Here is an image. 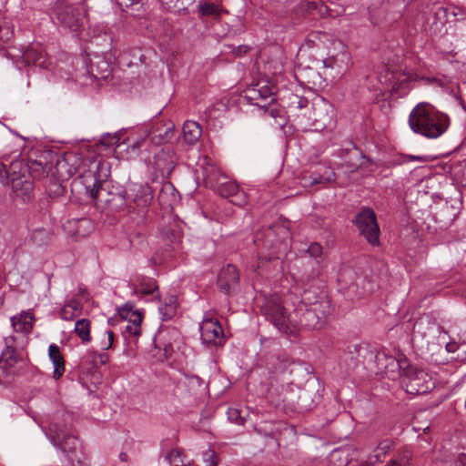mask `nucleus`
Wrapping results in <instances>:
<instances>
[{
  "mask_svg": "<svg viewBox=\"0 0 466 466\" xmlns=\"http://www.w3.org/2000/svg\"><path fill=\"white\" fill-rule=\"evenodd\" d=\"M307 251L310 257L319 258L322 254V247L320 244L314 242L309 246Z\"/></svg>",
  "mask_w": 466,
  "mask_h": 466,
  "instance_id": "052dcab7",
  "label": "nucleus"
},
{
  "mask_svg": "<svg viewBox=\"0 0 466 466\" xmlns=\"http://www.w3.org/2000/svg\"><path fill=\"white\" fill-rule=\"evenodd\" d=\"M46 192L50 198H59L63 197L66 192V187L57 178L51 177H47L45 184Z\"/></svg>",
  "mask_w": 466,
  "mask_h": 466,
  "instance_id": "f704fd0d",
  "label": "nucleus"
},
{
  "mask_svg": "<svg viewBox=\"0 0 466 466\" xmlns=\"http://www.w3.org/2000/svg\"><path fill=\"white\" fill-rule=\"evenodd\" d=\"M119 140L120 137L117 135V133L110 134L106 133L103 134L99 139V143L105 147H113V146H119Z\"/></svg>",
  "mask_w": 466,
  "mask_h": 466,
  "instance_id": "09e8293b",
  "label": "nucleus"
},
{
  "mask_svg": "<svg viewBox=\"0 0 466 466\" xmlns=\"http://www.w3.org/2000/svg\"><path fill=\"white\" fill-rule=\"evenodd\" d=\"M34 319L32 314L24 312L17 319L16 317L11 318V322L14 329L19 332H27L31 327V322Z\"/></svg>",
  "mask_w": 466,
  "mask_h": 466,
  "instance_id": "ea45409f",
  "label": "nucleus"
},
{
  "mask_svg": "<svg viewBox=\"0 0 466 466\" xmlns=\"http://www.w3.org/2000/svg\"><path fill=\"white\" fill-rule=\"evenodd\" d=\"M402 387L408 394L420 395L435 388V380L424 370L411 365L408 359L400 370Z\"/></svg>",
  "mask_w": 466,
  "mask_h": 466,
  "instance_id": "7ed1b4c3",
  "label": "nucleus"
},
{
  "mask_svg": "<svg viewBox=\"0 0 466 466\" xmlns=\"http://www.w3.org/2000/svg\"><path fill=\"white\" fill-rule=\"evenodd\" d=\"M176 312L177 306L173 304H165L159 308V313L163 321L171 319L176 315Z\"/></svg>",
  "mask_w": 466,
  "mask_h": 466,
  "instance_id": "3c124183",
  "label": "nucleus"
},
{
  "mask_svg": "<svg viewBox=\"0 0 466 466\" xmlns=\"http://www.w3.org/2000/svg\"><path fill=\"white\" fill-rule=\"evenodd\" d=\"M351 352L357 354V360L353 362V367L362 365L364 369L373 370L374 359L376 358L377 349L370 345H353Z\"/></svg>",
  "mask_w": 466,
  "mask_h": 466,
  "instance_id": "5701e85b",
  "label": "nucleus"
},
{
  "mask_svg": "<svg viewBox=\"0 0 466 466\" xmlns=\"http://www.w3.org/2000/svg\"><path fill=\"white\" fill-rule=\"evenodd\" d=\"M91 322L87 319H78L75 324L74 331L80 338L83 343L91 341Z\"/></svg>",
  "mask_w": 466,
  "mask_h": 466,
  "instance_id": "c9c22d12",
  "label": "nucleus"
},
{
  "mask_svg": "<svg viewBox=\"0 0 466 466\" xmlns=\"http://www.w3.org/2000/svg\"><path fill=\"white\" fill-rule=\"evenodd\" d=\"M53 14L61 26L73 33H77L84 25V12L79 7L67 4L66 0L56 1Z\"/></svg>",
  "mask_w": 466,
  "mask_h": 466,
  "instance_id": "0eeeda50",
  "label": "nucleus"
},
{
  "mask_svg": "<svg viewBox=\"0 0 466 466\" xmlns=\"http://www.w3.org/2000/svg\"><path fill=\"white\" fill-rule=\"evenodd\" d=\"M456 15L454 8L437 7L427 15V35L435 38L444 35L446 33V24L450 22V16Z\"/></svg>",
  "mask_w": 466,
  "mask_h": 466,
  "instance_id": "ddd939ff",
  "label": "nucleus"
},
{
  "mask_svg": "<svg viewBox=\"0 0 466 466\" xmlns=\"http://www.w3.org/2000/svg\"><path fill=\"white\" fill-rule=\"evenodd\" d=\"M44 236H47V231L41 228V229H35L33 234H32V239L35 241V242H38L39 240L42 239V237Z\"/></svg>",
  "mask_w": 466,
  "mask_h": 466,
  "instance_id": "338daca9",
  "label": "nucleus"
},
{
  "mask_svg": "<svg viewBox=\"0 0 466 466\" xmlns=\"http://www.w3.org/2000/svg\"><path fill=\"white\" fill-rule=\"evenodd\" d=\"M198 7L200 16H211L214 19H219L223 12L222 7L211 2H200Z\"/></svg>",
  "mask_w": 466,
  "mask_h": 466,
  "instance_id": "4c0bfd02",
  "label": "nucleus"
},
{
  "mask_svg": "<svg viewBox=\"0 0 466 466\" xmlns=\"http://www.w3.org/2000/svg\"><path fill=\"white\" fill-rule=\"evenodd\" d=\"M353 224L358 228L360 234L364 237L369 244L380 245V227L377 222V216L370 208L363 207L356 214Z\"/></svg>",
  "mask_w": 466,
  "mask_h": 466,
  "instance_id": "6e6552de",
  "label": "nucleus"
},
{
  "mask_svg": "<svg viewBox=\"0 0 466 466\" xmlns=\"http://www.w3.org/2000/svg\"><path fill=\"white\" fill-rule=\"evenodd\" d=\"M137 281L139 285V292L143 295H153L158 289L154 279L142 276L138 277Z\"/></svg>",
  "mask_w": 466,
  "mask_h": 466,
  "instance_id": "79ce46f5",
  "label": "nucleus"
},
{
  "mask_svg": "<svg viewBox=\"0 0 466 466\" xmlns=\"http://www.w3.org/2000/svg\"><path fill=\"white\" fill-rule=\"evenodd\" d=\"M392 444L393 442L390 440L380 441L373 451V453L368 457V461L365 464H375L378 461H382L386 454L392 448Z\"/></svg>",
  "mask_w": 466,
  "mask_h": 466,
  "instance_id": "72a5a7b5",
  "label": "nucleus"
},
{
  "mask_svg": "<svg viewBox=\"0 0 466 466\" xmlns=\"http://www.w3.org/2000/svg\"><path fill=\"white\" fill-rule=\"evenodd\" d=\"M253 241L259 250V259L267 261L279 258V255L285 253L288 248V243L285 240L276 238L275 229L272 227L257 232Z\"/></svg>",
  "mask_w": 466,
  "mask_h": 466,
  "instance_id": "39448f33",
  "label": "nucleus"
},
{
  "mask_svg": "<svg viewBox=\"0 0 466 466\" xmlns=\"http://www.w3.org/2000/svg\"><path fill=\"white\" fill-rule=\"evenodd\" d=\"M147 136L155 145L168 143L175 136V125L171 121L167 123L156 121L149 129Z\"/></svg>",
  "mask_w": 466,
  "mask_h": 466,
  "instance_id": "4be33fe9",
  "label": "nucleus"
},
{
  "mask_svg": "<svg viewBox=\"0 0 466 466\" xmlns=\"http://www.w3.org/2000/svg\"><path fill=\"white\" fill-rule=\"evenodd\" d=\"M405 26L410 35H415L419 33L427 34V15L421 13H418L416 15H407Z\"/></svg>",
  "mask_w": 466,
  "mask_h": 466,
  "instance_id": "c85d7f7f",
  "label": "nucleus"
},
{
  "mask_svg": "<svg viewBox=\"0 0 466 466\" xmlns=\"http://www.w3.org/2000/svg\"><path fill=\"white\" fill-rule=\"evenodd\" d=\"M27 171V161L13 160L7 167L6 183L13 181V178H25Z\"/></svg>",
  "mask_w": 466,
  "mask_h": 466,
  "instance_id": "2f4dec72",
  "label": "nucleus"
},
{
  "mask_svg": "<svg viewBox=\"0 0 466 466\" xmlns=\"http://www.w3.org/2000/svg\"><path fill=\"white\" fill-rule=\"evenodd\" d=\"M229 201L236 206L242 207L248 203V196L243 190L238 188L237 192L229 198Z\"/></svg>",
  "mask_w": 466,
  "mask_h": 466,
  "instance_id": "864d4df0",
  "label": "nucleus"
},
{
  "mask_svg": "<svg viewBox=\"0 0 466 466\" xmlns=\"http://www.w3.org/2000/svg\"><path fill=\"white\" fill-rule=\"evenodd\" d=\"M27 174L26 177L31 180H39L46 176V167L40 161L29 159L27 160Z\"/></svg>",
  "mask_w": 466,
  "mask_h": 466,
  "instance_id": "e433bc0d",
  "label": "nucleus"
},
{
  "mask_svg": "<svg viewBox=\"0 0 466 466\" xmlns=\"http://www.w3.org/2000/svg\"><path fill=\"white\" fill-rule=\"evenodd\" d=\"M305 10L312 15L318 14L319 16H337L340 14L339 10L331 9L323 0L309 1L306 4Z\"/></svg>",
  "mask_w": 466,
  "mask_h": 466,
  "instance_id": "c756f323",
  "label": "nucleus"
},
{
  "mask_svg": "<svg viewBox=\"0 0 466 466\" xmlns=\"http://www.w3.org/2000/svg\"><path fill=\"white\" fill-rule=\"evenodd\" d=\"M203 461L206 463V466H217L218 465V458L216 452L208 449L203 453Z\"/></svg>",
  "mask_w": 466,
  "mask_h": 466,
  "instance_id": "6e6d98bb",
  "label": "nucleus"
},
{
  "mask_svg": "<svg viewBox=\"0 0 466 466\" xmlns=\"http://www.w3.org/2000/svg\"><path fill=\"white\" fill-rule=\"evenodd\" d=\"M135 310L133 304L127 302L118 309V315L122 319L127 320L130 318L132 313L135 312Z\"/></svg>",
  "mask_w": 466,
  "mask_h": 466,
  "instance_id": "4d7b16f0",
  "label": "nucleus"
},
{
  "mask_svg": "<svg viewBox=\"0 0 466 466\" xmlns=\"http://www.w3.org/2000/svg\"><path fill=\"white\" fill-rule=\"evenodd\" d=\"M157 198L163 208H172L178 201L179 194L170 181H164Z\"/></svg>",
  "mask_w": 466,
  "mask_h": 466,
  "instance_id": "393cba45",
  "label": "nucleus"
},
{
  "mask_svg": "<svg viewBox=\"0 0 466 466\" xmlns=\"http://www.w3.org/2000/svg\"><path fill=\"white\" fill-rule=\"evenodd\" d=\"M318 306L304 307L299 306L295 309L296 316L299 317V324L308 329H320L330 312H321Z\"/></svg>",
  "mask_w": 466,
  "mask_h": 466,
  "instance_id": "4468645a",
  "label": "nucleus"
},
{
  "mask_svg": "<svg viewBox=\"0 0 466 466\" xmlns=\"http://www.w3.org/2000/svg\"><path fill=\"white\" fill-rule=\"evenodd\" d=\"M165 234L172 243L180 242L181 232L179 229L168 228L165 230Z\"/></svg>",
  "mask_w": 466,
  "mask_h": 466,
  "instance_id": "bf43d9fd",
  "label": "nucleus"
},
{
  "mask_svg": "<svg viewBox=\"0 0 466 466\" xmlns=\"http://www.w3.org/2000/svg\"><path fill=\"white\" fill-rule=\"evenodd\" d=\"M261 311L266 319L279 331L286 333L289 330V319L287 311L278 298L266 300Z\"/></svg>",
  "mask_w": 466,
  "mask_h": 466,
  "instance_id": "f8f14e48",
  "label": "nucleus"
},
{
  "mask_svg": "<svg viewBox=\"0 0 466 466\" xmlns=\"http://www.w3.org/2000/svg\"><path fill=\"white\" fill-rule=\"evenodd\" d=\"M293 363V360L280 348L272 349L265 355L266 367L272 373H283Z\"/></svg>",
  "mask_w": 466,
  "mask_h": 466,
  "instance_id": "aec40b11",
  "label": "nucleus"
},
{
  "mask_svg": "<svg viewBox=\"0 0 466 466\" xmlns=\"http://www.w3.org/2000/svg\"><path fill=\"white\" fill-rule=\"evenodd\" d=\"M200 336L203 344L208 346H220L225 341L221 324L218 319H206L200 325Z\"/></svg>",
  "mask_w": 466,
  "mask_h": 466,
  "instance_id": "f3484780",
  "label": "nucleus"
},
{
  "mask_svg": "<svg viewBox=\"0 0 466 466\" xmlns=\"http://www.w3.org/2000/svg\"><path fill=\"white\" fill-rule=\"evenodd\" d=\"M297 405L301 411H308L315 407V402L311 398V393L308 390L300 392L298 398Z\"/></svg>",
  "mask_w": 466,
  "mask_h": 466,
  "instance_id": "c03bdc74",
  "label": "nucleus"
},
{
  "mask_svg": "<svg viewBox=\"0 0 466 466\" xmlns=\"http://www.w3.org/2000/svg\"><path fill=\"white\" fill-rule=\"evenodd\" d=\"M299 306H318L317 309L322 313L331 311L330 299L327 291L319 281L315 280L308 288L303 289V291L300 293V304Z\"/></svg>",
  "mask_w": 466,
  "mask_h": 466,
  "instance_id": "9b49d317",
  "label": "nucleus"
},
{
  "mask_svg": "<svg viewBox=\"0 0 466 466\" xmlns=\"http://www.w3.org/2000/svg\"><path fill=\"white\" fill-rule=\"evenodd\" d=\"M289 107L290 108H305L309 106V99L295 94H291L289 97Z\"/></svg>",
  "mask_w": 466,
  "mask_h": 466,
  "instance_id": "a18cd8bd",
  "label": "nucleus"
},
{
  "mask_svg": "<svg viewBox=\"0 0 466 466\" xmlns=\"http://www.w3.org/2000/svg\"><path fill=\"white\" fill-rule=\"evenodd\" d=\"M178 158L171 147H164L154 157V169L164 179L169 177L177 164Z\"/></svg>",
  "mask_w": 466,
  "mask_h": 466,
  "instance_id": "dca6fc26",
  "label": "nucleus"
},
{
  "mask_svg": "<svg viewBox=\"0 0 466 466\" xmlns=\"http://www.w3.org/2000/svg\"><path fill=\"white\" fill-rule=\"evenodd\" d=\"M14 31L8 23H0V49L5 50L10 47Z\"/></svg>",
  "mask_w": 466,
  "mask_h": 466,
  "instance_id": "37998d69",
  "label": "nucleus"
},
{
  "mask_svg": "<svg viewBox=\"0 0 466 466\" xmlns=\"http://www.w3.org/2000/svg\"><path fill=\"white\" fill-rule=\"evenodd\" d=\"M109 356L104 352L89 351L82 358L83 364H91L94 368L108 362Z\"/></svg>",
  "mask_w": 466,
  "mask_h": 466,
  "instance_id": "58836bf2",
  "label": "nucleus"
},
{
  "mask_svg": "<svg viewBox=\"0 0 466 466\" xmlns=\"http://www.w3.org/2000/svg\"><path fill=\"white\" fill-rule=\"evenodd\" d=\"M305 186L312 187L315 185H327L336 179L335 172L328 167H322L319 170L312 172L304 178Z\"/></svg>",
  "mask_w": 466,
  "mask_h": 466,
  "instance_id": "bb28decb",
  "label": "nucleus"
},
{
  "mask_svg": "<svg viewBox=\"0 0 466 466\" xmlns=\"http://www.w3.org/2000/svg\"><path fill=\"white\" fill-rule=\"evenodd\" d=\"M258 93V88H256L254 86L247 90L246 98L248 102L255 106V103H259L258 100H260V96Z\"/></svg>",
  "mask_w": 466,
  "mask_h": 466,
  "instance_id": "13d9d810",
  "label": "nucleus"
},
{
  "mask_svg": "<svg viewBox=\"0 0 466 466\" xmlns=\"http://www.w3.org/2000/svg\"><path fill=\"white\" fill-rule=\"evenodd\" d=\"M48 356L54 365L53 377L54 379L58 380L65 372V360L60 352L59 347L56 344H51L48 348Z\"/></svg>",
  "mask_w": 466,
  "mask_h": 466,
  "instance_id": "7c9ffc66",
  "label": "nucleus"
},
{
  "mask_svg": "<svg viewBox=\"0 0 466 466\" xmlns=\"http://www.w3.org/2000/svg\"><path fill=\"white\" fill-rule=\"evenodd\" d=\"M201 126L195 121H186L182 127L181 143L187 147L194 146L201 137Z\"/></svg>",
  "mask_w": 466,
  "mask_h": 466,
  "instance_id": "a878e982",
  "label": "nucleus"
},
{
  "mask_svg": "<svg viewBox=\"0 0 466 466\" xmlns=\"http://www.w3.org/2000/svg\"><path fill=\"white\" fill-rule=\"evenodd\" d=\"M408 5L406 0L383 1L378 7L370 10V20L381 28H391L400 20Z\"/></svg>",
  "mask_w": 466,
  "mask_h": 466,
  "instance_id": "20e7f679",
  "label": "nucleus"
},
{
  "mask_svg": "<svg viewBox=\"0 0 466 466\" xmlns=\"http://www.w3.org/2000/svg\"><path fill=\"white\" fill-rule=\"evenodd\" d=\"M95 201L109 211H119L127 206V189L106 178L102 184Z\"/></svg>",
  "mask_w": 466,
  "mask_h": 466,
  "instance_id": "423d86ee",
  "label": "nucleus"
},
{
  "mask_svg": "<svg viewBox=\"0 0 466 466\" xmlns=\"http://www.w3.org/2000/svg\"><path fill=\"white\" fill-rule=\"evenodd\" d=\"M218 288L227 295L236 292L239 285V273L232 264L223 267L218 275Z\"/></svg>",
  "mask_w": 466,
  "mask_h": 466,
  "instance_id": "6ab92c4d",
  "label": "nucleus"
},
{
  "mask_svg": "<svg viewBox=\"0 0 466 466\" xmlns=\"http://www.w3.org/2000/svg\"><path fill=\"white\" fill-rule=\"evenodd\" d=\"M106 334L108 338V342L106 344L102 345V350H106L112 347L113 339H114V332L111 329H107Z\"/></svg>",
  "mask_w": 466,
  "mask_h": 466,
  "instance_id": "774afa93",
  "label": "nucleus"
},
{
  "mask_svg": "<svg viewBox=\"0 0 466 466\" xmlns=\"http://www.w3.org/2000/svg\"><path fill=\"white\" fill-rule=\"evenodd\" d=\"M70 310H72L75 314L77 312L80 313L82 310V304L76 299H70L66 304H65Z\"/></svg>",
  "mask_w": 466,
  "mask_h": 466,
  "instance_id": "e2e57ef3",
  "label": "nucleus"
},
{
  "mask_svg": "<svg viewBox=\"0 0 466 466\" xmlns=\"http://www.w3.org/2000/svg\"><path fill=\"white\" fill-rule=\"evenodd\" d=\"M46 436L51 443L58 448L66 455L67 460L73 463L74 460L71 458V455L75 453L77 448V437L66 432L63 426L56 422L50 423Z\"/></svg>",
  "mask_w": 466,
  "mask_h": 466,
  "instance_id": "1a4fd4ad",
  "label": "nucleus"
},
{
  "mask_svg": "<svg viewBox=\"0 0 466 466\" xmlns=\"http://www.w3.org/2000/svg\"><path fill=\"white\" fill-rule=\"evenodd\" d=\"M60 317L65 320H72L76 317V314L64 305L60 310Z\"/></svg>",
  "mask_w": 466,
  "mask_h": 466,
  "instance_id": "69168bd1",
  "label": "nucleus"
},
{
  "mask_svg": "<svg viewBox=\"0 0 466 466\" xmlns=\"http://www.w3.org/2000/svg\"><path fill=\"white\" fill-rule=\"evenodd\" d=\"M225 181L218 182L216 191L222 198H228L237 192L238 186L235 181L227 180V177H223Z\"/></svg>",
  "mask_w": 466,
  "mask_h": 466,
  "instance_id": "a19ab883",
  "label": "nucleus"
},
{
  "mask_svg": "<svg viewBox=\"0 0 466 466\" xmlns=\"http://www.w3.org/2000/svg\"><path fill=\"white\" fill-rule=\"evenodd\" d=\"M413 76L402 70H388L384 75L380 76V82L387 86L391 96L402 97L411 89Z\"/></svg>",
  "mask_w": 466,
  "mask_h": 466,
  "instance_id": "9d476101",
  "label": "nucleus"
},
{
  "mask_svg": "<svg viewBox=\"0 0 466 466\" xmlns=\"http://www.w3.org/2000/svg\"><path fill=\"white\" fill-rule=\"evenodd\" d=\"M406 359L405 356L396 359L388 355L385 351L377 350L372 371L389 376L390 372L400 371L403 368Z\"/></svg>",
  "mask_w": 466,
  "mask_h": 466,
  "instance_id": "a211bd4d",
  "label": "nucleus"
},
{
  "mask_svg": "<svg viewBox=\"0 0 466 466\" xmlns=\"http://www.w3.org/2000/svg\"><path fill=\"white\" fill-rule=\"evenodd\" d=\"M162 9L167 12H172L177 7L178 0H158Z\"/></svg>",
  "mask_w": 466,
  "mask_h": 466,
  "instance_id": "680f3d73",
  "label": "nucleus"
},
{
  "mask_svg": "<svg viewBox=\"0 0 466 466\" xmlns=\"http://www.w3.org/2000/svg\"><path fill=\"white\" fill-rule=\"evenodd\" d=\"M166 459L169 461L171 466H184L187 464L182 457V452L178 450H171Z\"/></svg>",
  "mask_w": 466,
  "mask_h": 466,
  "instance_id": "de8ad7c7",
  "label": "nucleus"
},
{
  "mask_svg": "<svg viewBox=\"0 0 466 466\" xmlns=\"http://www.w3.org/2000/svg\"><path fill=\"white\" fill-rule=\"evenodd\" d=\"M275 102L276 98L271 97V99L268 102L265 104L255 103V106L264 109L265 112H268V115L271 116L272 117H276L279 115V110L275 107Z\"/></svg>",
  "mask_w": 466,
  "mask_h": 466,
  "instance_id": "603ef678",
  "label": "nucleus"
},
{
  "mask_svg": "<svg viewBox=\"0 0 466 466\" xmlns=\"http://www.w3.org/2000/svg\"><path fill=\"white\" fill-rule=\"evenodd\" d=\"M256 88H258V93L260 96V100H268L271 99V97H274V91L272 86H268L265 83H258L255 85Z\"/></svg>",
  "mask_w": 466,
  "mask_h": 466,
  "instance_id": "8fccbe9b",
  "label": "nucleus"
},
{
  "mask_svg": "<svg viewBox=\"0 0 466 466\" xmlns=\"http://www.w3.org/2000/svg\"><path fill=\"white\" fill-rule=\"evenodd\" d=\"M19 360H21V359L16 354L15 348L5 347L0 355V367L2 368L0 383L8 382L7 379L12 378L15 374L17 371L15 365Z\"/></svg>",
  "mask_w": 466,
  "mask_h": 466,
  "instance_id": "412c9836",
  "label": "nucleus"
},
{
  "mask_svg": "<svg viewBox=\"0 0 466 466\" xmlns=\"http://www.w3.org/2000/svg\"><path fill=\"white\" fill-rule=\"evenodd\" d=\"M228 419L238 425H244L246 416L242 414V410L235 408H229L228 410Z\"/></svg>",
  "mask_w": 466,
  "mask_h": 466,
  "instance_id": "49530a36",
  "label": "nucleus"
},
{
  "mask_svg": "<svg viewBox=\"0 0 466 466\" xmlns=\"http://www.w3.org/2000/svg\"><path fill=\"white\" fill-rule=\"evenodd\" d=\"M410 129L428 138H437L448 129L450 117L427 102L416 105L409 116Z\"/></svg>",
  "mask_w": 466,
  "mask_h": 466,
  "instance_id": "f257e3e1",
  "label": "nucleus"
},
{
  "mask_svg": "<svg viewBox=\"0 0 466 466\" xmlns=\"http://www.w3.org/2000/svg\"><path fill=\"white\" fill-rule=\"evenodd\" d=\"M20 52L21 55L18 56L22 58V61L25 66L34 65L43 69L48 67L49 63L40 46H31L25 49H22Z\"/></svg>",
  "mask_w": 466,
  "mask_h": 466,
  "instance_id": "b1692460",
  "label": "nucleus"
},
{
  "mask_svg": "<svg viewBox=\"0 0 466 466\" xmlns=\"http://www.w3.org/2000/svg\"><path fill=\"white\" fill-rule=\"evenodd\" d=\"M314 122L318 127L325 128L331 120L333 112L332 106L329 104H323L314 108Z\"/></svg>",
  "mask_w": 466,
  "mask_h": 466,
  "instance_id": "473e14b6",
  "label": "nucleus"
},
{
  "mask_svg": "<svg viewBox=\"0 0 466 466\" xmlns=\"http://www.w3.org/2000/svg\"><path fill=\"white\" fill-rule=\"evenodd\" d=\"M352 346L348 348L347 352L345 353V362L348 364L350 369H354L353 362L357 360V354H353L351 352Z\"/></svg>",
  "mask_w": 466,
  "mask_h": 466,
  "instance_id": "0e129e2a",
  "label": "nucleus"
},
{
  "mask_svg": "<svg viewBox=\"0 0 466 466\" xmlns=\"http://www.w3.org/2000/svg\"><path fill=\"white\" fill-rule=\"evenodd\" d=\"M110 177L108 163L100 161L95 169L85 170L71 183V191L95 200L102 184Z\"/></svg>",
  "mask_w": 466,
  "mask_h": 466,
  "instance_id": "f03ea898",
  "label": "nucleus"
},
{
  "mask_svg": "<svg viewBox=\"0 0 466 466\" xmlns=\"http://www.w3.org/2000/svg\"><path fill=\"white\" fill-rule=\"evenodd\" d=\"M10 183L16 197L23 201H30L34 198V183L30 178H13Z\"/></svg>",
  "mask_w": 466,
  "mask_h": 466,
  "instance_id": "cd10ccee",
  "label": "nucleus"
},
{
  "mask_svg": "<svg viewBox=\"0 0 466 466\" xmlns=\"http://www.w3.org/2000/svg\"><path fill=\"white\" fill-rule=\"evenodd\" d=\"M153 200V189L147 184L132 183L127 189V206L134 203L137 208H147Z\"/></svg>",
  "mask_w": 466,
  "mask_h": 466,
  "instance_id": "2eb2a0df",
  "label": "nucleus"
},
{
  "mask_svg": "<svg viewBox=\"0 0 466 466\" xmlns=\"http://www.w3.org/2000/svg\"><path fill=\"white\" fill-rule=\"evenodd\" d=\"M129 324L134 325V330L135 332H137L138 329H141V323L143 320V314L136 309L134 313L130 316V318L127 319Z\"/></svg>",
  "mask_w": 466,
  "mask_h": 466,
  "instance_id": "5fc2aeb1",
  "label": "nucleus"
}]
</instances>
